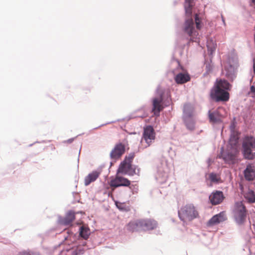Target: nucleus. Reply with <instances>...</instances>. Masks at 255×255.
Returning <instances> with one entry per match:
<instances>
[{"mask_svg":"<svg viewBox=\"0 0 255 255\" xmlns=\"http://www.w3.org/2000/svg\"><path fill=\"white\" fill-rule=\"evenodd\" d=\"M195 23L197 29H200L201 27V20L197 14H195L194 21L192 17L186 19L182 26L183 33L193 38L197 36L198 33L195 28Z\"/></svg>","mask_w":255,"mask_h":255,"instance_id":"1","label":"nucleus"},{"mask_svg":"<svg viewBox=\"0 0 255 255\" xmlns=\"http://www.w3.org/2000/svg\"><path fill=\"white\" fill-rule=\"evenodd\" d=\"M238 62L236 56H229L224 66L225 76L230 82H233L237 77Z\"/></svg>","mask_w":255,"mask_h":255,"instance_id":"2","label":"nucleus"},{"mask_svg":"<svg viewBox=\"0 0 255 255\" xmlns=\"http://www.w3.org/2000/svg\"><path fill=\"white\" fill-rule=\"evenodd\" d=\"M242 153L245 158L251 160L255 158V137L245 136L242 143Z\"/></svg>","mask_w":255,"mask_h":255,"instance_id":"3","label":"nucleus"},{"mask_svg":"<svg viewBox=\"0 0 255 255\" xmlns=\"http://www.w3.org/2000/svg\"><path fill=\"white\" fill-rule=\"evenodd\" d=\"M198 212L192 204H187L178 210V217L179 219L185 222L186 220L191 221L197 217Z\"/></svg>","mask_w":255,"mask_h":255,"instance_id":"4","label":"nucleus"},{"mask_svg":"<svg viewBox=\"0 0 255 255\" xmlns=\"http://www.w3.org/2000/svg\"><path fill=\"white\" fill-rule=\"evenodd\" d=\"M233 217L238 225L241 226L245 223L247 217V210L242 202L236 203L233 210Z\"/></svg>","mask_w":255,"mask_h":255,"instance_id":"5","label":"nucleus"},{"mask_svg":"<svg viewBox=\"0 0 255 255\" xmlns=\"http://www.w3.org/2000/svg\"><path fill=\"white\" fill-rule=\"evenodd\" d=\"M156 92L157 97L153 98L152 100V112L155 116L158 117L163 109L162 103L163 101L164 93L159 86L157 88Z\"/></svg>","mask_w":255,"mask_h":255,"instance_id":"6","label":"nucleus"},{"mask_svg":"<svg viewBox=\"0 0 255 255\" xmlns=\"http://www.w3.org/2000/svg\"><path fill=\"white\" fill-rule=\"evenodd\" d=\"M177 65V68L172 71L174 75V80L176 83L178 84H182L190 81V77L189 75L187 73H183L182 67L180 65L179 62L178 60L175 61Z\"/></svg>","mask_w":255,"mask_h":255,"instance_id":"7","label":"nucleus"},{"mask_svg":"<svg viewBox=\"0 0 255 255\" xmlns=\"http://www.w3.org/2000/svg\"><path fill=\"white\" fill-rule=\"evenodd\" d=\"M211 97L216 102H226L229 100V93L225 89H221L219 86H214L211 91Z\"/></svg>","mask_w":255,"mask_h":255,"instance_id":"8","label":"nucleus"},{"mask_svg":"<svg viewBox=\"0 0 255 255\" xmlns=\"http://www.w3.org/2000/svg\"><path fill=\"white\" fill-rule=\"evenodd\" d=\"M155 138V133L153 127L151 126H146L143 129L142 140H144L147 145L145 148L149 146Z\"/></svg>","mask_w":255,"mask_h":255,"instance_id":"9","label":"nucleus"},{"mask_svg":"<svg viewBox=\"0 0 255 255\" xmlns=\"http://www.w3.org/2000/svg\"><path fill=\"white\" fill-rule=\"evenodd\" d=\"M126 150L125 146L121 142L116 144L110 153V158L113 160H117L121 158Z\"/></svg>","mask_w":255,"mask_h":255,"instance_id":"10","label":"nucleus"},{"mask_svg":"<svg viewBox=\"0 0 255 255\" xmlns=\"http://www.w3.org/2000/svg\"><path fill=\"white\" fill-rule=\"evenodd\" d=\"M140 229L143 231L152 230L157 226V223L156 221L151 219H145L139 220Z\"/></svg>","mask_w":255,"mask_h":255,"instance_id":"11","label":"nucleus"},{"mask_svg":"<svg viewBox=\"0 0 255 255\" xmlns=\"http://www.w3.org/2000/svg\"><path fill=\"white\" fill-rule=\"evenodd\" d=\"M75 219V215L74 211H69L65 217L59 216L58 223L61 225L67 226L70 225Z\"/></svg>","mask_w":255,"mask_h":255,"instance_id":"12","label":"nucleus"},{"mask_svg":"<svg viewBox=\"0 0 255 255\" xmlns=\"http://www.w3.org/2000/svg\"><path fill=\"white\" fill-rule=\"evenodd\" d=\"M209 198L211 203L216 205L222 202L225 197L222 191L216 190L213 192Z\"/></svg>","mask_w":255,"mask_h":255,"instance_id":"13","label":"nucleus"},{"mask_svg":"<svg viewBox=\"0 0 255 255\" xmlns=\"http://www.w3.org/2000/svg\"><path fill=\"white\" fill-rule=\"evenodd\" d=\"M130 181L127 178L122 176H117L115 179L111 181L110 185L111 187H114L129 186L130 185Z\"/></svg>","mask_w":255,"mask_h":255,"instance_id":"14","label":"nucleus"},{"mask_svg":"<svg viewBox=\"0 0 255 255\" xmlns=\"http://www.w3.org/2000/svg\"><path fill=\"white\" fill-rule=\"evenodd\" d=\"M209 122L213 124H219L222 123V115L218 110L208 111Z\"/></svg>","mask_w":255,"mask_h":255,"instance_id":"15","label":"nucleus"},{"mask_svg":"<svg viewBox=\"0 0 255 255\" xmlns=\"http://www.w3.org/2000/svg\"><path fill=\"white\" fill-rule=\"evenodd\" d=\"M102 171L101 168H98L96 170L93 171L85 177L84 184L85 186H88L91 183L96 181L99 177Z\"/></svg>","mask_w":255,"mask_h":255,"instance_id":"16","label":"nucleus"},{"mask_svg":"<svg viewBox=\"0 0 255 255\" xmlns=\"http://www.w3.org/2000/svg\"><path fill=\"white\" fill-rule=\"evenodd\" d=\"M227 217L224 212H221L213 216L208 221V225L209 226H213L227 220Z\"/></svg>","mask_w":255,"mask_h":255,"instance_id":"17","label":"nucleus"},{"mask_svg":"<svg viewBox=\"0 0 255 255\" xmlns=\"http://www.w3.org/2000/svg\"><path fill=\"white\" fill-rule=\"evenodd\" d=\"M245 179L248 181H253L255 178V167L251 164L247 165L244 171Z\"/></svg>","mask_w":255,"mask_h":255,"instance_id":"18","label":"nucleus"},{"mask_svg":"<svg viewBox=\"0 0 255 255\" xmlns=\"http://www.w3.org/2000/svg\"><path fill=\"white\" fill-rule=\"evenodd\" d=\"M221 156L225 162L229 164H234L236 159L235 154L230 151H228L225 153H223V147L221 148Z\"/></svg>","mask_w":255,"mask_h":255,"instance_id":"19","label":"nucleus"},{"mask_svg":"<svg viewBox=\"0 0 255 255\" xmlns=\"http://www.w3.org/2000/svg\"><path fill=\"white\" fill-rule=\"evenodd\" d=\"M183 120L188 130L193 131L195 129L196 121L193 117L183 118Z\"/></svg>","mask_w":255,"mask_h":255,"instance_id":"20","label":"nucleus"},{"mask_svg":"<svg viewBox=\"0 0 255 255\" xmlns=\"http://www.w3.org/2000/svg\"><path fill=\"white\" fill-rule=\"evenodd\" d=\"M129 168H131V163L128 162L126 160H124L120 164L117 173L127 174Z\"/></svg>","mask_w":255,"mask_h":255,"instance_id":"21","label":"nucleus"},{"mask_svg":"<svg viewBox=\"0 0 255 255\" xmlns=\"http://www.w3.org/2000/svg\"><path fill=\"white\" fill-rule=\"evenodd\" d=\"M194 0H185L184 9L187 16L191 17L192 14V8Z\"/></svg>","mask_w":255,"mask_h":255,"instance_id":"22","label":"nucleus"},{"mask_svg":"<svg viewBox=\"0 0 255 255\" xmlns=\"http://www.w3.org/2000/svg\"><path fill=\"white\" fill-rule=\"evenodd\" d=\"M79 232V236L85 240L89 238L91 234L89 228L85 226H82L80 227Z\"/></svg>","mask_w":255,"mask_h":255,"instance_id":"23","label":"nucleus"},{"mask_svg":"<svg viewBox=\"0 0 255 255\" xmlns=\"http://www.w3.org/2000/svg\"><path fill=\"white\" fill-rule=\"evenodd\" d=\"M193 107L190 104H186L183 108V118L193 117Z\"/></svg>","mask_w":255,"mask_h":255,"instance_id":"24","label":"nucleus"},{"mask_svg":"<svg viewBox=\"0 0 255 255\" xmlns=\"http://www.w3.org/2000/svg\"><path fill=\"white\" fill-rule=\"evenodd\" d=\"M215 86H219V87L221 89H225L226 91L230 90L232 87L229 82L225 79H221L219 81L217 82Z\"/></svg>","mask_w":255,"mask_h":255,"instance_id":"25","label":"nucleus"},{"mask_svg":"<svg viewBox=\"0 0 255 255\" xmlns=\"http://www.w3.org/2000/svg\"><path fill=\"white\" fill-rule=\"evenodd\" d=\"M85 251V249L83 247L78 246L75 248L67 250V252L69 253L68 255H81L84 253Z\"/></svg>","mask_w":255,"mask_h":255,"instance_id":"26","label":"nucleus"},{"mask_svg":"<svg viewBox=\"0 0 255 255\" xmlns=\"http://www.w3.org/2000/svg\"><path fill=\"white\" fill-rule=\"evenodd\" d=\"M127 229L131 232L138 231L140 229V225H139V220L136 222H130L127 226Z\"/></svg>","mask_w":255,"mask_h":255,"instance_id":"27","label":"nucleus"},{"mask_svg":"<svg viewBox=\"0 0 255 255\" xmlns=\"http://www.w3.org/2000/svg\"><path fill=\"white\" fill-rule=\"evenodd\" d=\"M217 46L216 43L213 39H209L207 41V47L208 51L210 55H212L216 50Z\"/></svg>","mask_w":255,"mask_h":255,"instance_id":"28","label":"nucleus"},{"mask_svg":"<svg viewBox=\"0 0 255 255\" xmlns=\"http://www.w3.org/2000/svg\"><path fill=\"white\" fill-rule=\"evenodd\" d=\"M230 142L232 145H236L239 139V132L237 130L230 131Z\"/></svg>","mask_w":255,"mask_h":255,"instance_id":"29","label":"nucleus"},{"mask_svg":"<svg viewBox=\"0 0 255 255\" xmlns=\"http://www.w3.org/2000/svg\"><path fill=\"white\" fill-rule=\"evenodd\" d=\"M140 169L137 165H132L131 164V168L128 169V171L127 174L129 176H133L134 175H139Z\"/></svg>","mask_w":255,"mask_h":255,"instance_id":"30","label":"nucleus"},{"mask_svg":"<svg viewBox=\"0 0 255 255\" xmlns=\"http://www.w3.org/2000/svg\"><path fill=\"white\" fill-rule=\"evenodd\" d=\"M66 233L67 234V236H64V238L65 240H70L71 242H74L76 238V235L74 234L73 232H72L70 230H67L64 231L63 234Z\"/></svg>","mask_w":255,"mask_h":255,"instance_id":"31","label":"nucleus"},{"mask_svg":"<svg viewBox=\"0 0 255 255\" xmlns=\"http://www.w3.org/2000/svg\"><path fill=\"white\" fill-rule=\"evenodd\" d=\"M245 198L250 203L255 202V194L253 190H249L246 194Z\"/></svg>","mask_w":255,"mask_h":255,"instance_id":"32","label":"nucleus"},{"mask_svg":"<svg viewBox=\"0 0 255 255\" xmlns=\"http://www.w3.org/2000/svg\"><path fill=\"white\" fill-rule=\"evenodd\" d=\"M115 205L117 208H118L120 211L128 212L129 210V207L127 206L125 203H122L118 201H116Z\"/></svg>","mask_w":255,"mask_h":255,"instance_id":"33","label":"nucleus"},{"mask_svg":"<svg viewBox=\"0 0 255 255\" xmlns=\"http://www.w3.org/2000/svg\"><path fill=\"white\" fill-rule=\"evenodd\" d=\"M209 179L212 182L214 183H217L220 180V178H218L217 174L214 172L210 173Z\"/></svg>","mask_w":255,"mask_h":255,"instance_id":"34","label":"nucleus"},{"mask_svg":"<svg viewBox=\"0 0 255 255\" xmlns=\"http://www.w3.org/2000/svg\"><path fill=\"white\" fill-rule=\"evenodd\" d=\"M134 156V152H130V153L128 154V156H126L125 157L124 160H126V161H128V162L131 163L132 159H133Z\"/></svg>","mask_w":255,"mask_h":255,"instance_id":"35","label":"nucleus"},{"mask_svg":"<svg viewBox=\"0 0 255 255\" xmlns=\"http://www.w3.org/2000/svg\"><path fill=\"white\" fill-rule=\"evenodd\" d=\"M236 125H237V122H236L235 118H234V119L232 121L230 126V131L237 130L236 129Z\"/></svg>","mask_w":255,"mask_h":255,"instance_id":"36","label":"nucleus"},{"mask_svg":"<svg viewBox=\"0 0 255 255\" xmlns=\"http://www.w3.org/2000/svg\"><path fill=\"white\" fill-rule=\"evenodd\" d=\"M253 70H251L250 73V76L252 77V78L250 80L251 82H252V79L253 78V77L255 74V63L253 64Z\"/></svg>","mask_w":255,"mask_h":255,"instance_id":"37","label":"nucleus"},{"mask_svg":"<svg viewBox=\"0 0 255 255\" xmlns=\"http://www.w3.org/2000/svg\"><path fill=\"white\" fill-rule=\"evenodd\" d=\"M18 255H30V253L29 251H23L19 252Z\"/></svg>","mask_w":255,"mask_h":255,"instance_id":"38","label":"nucleus"},{"mask_svg":"<svg viewBox=\"0 0 255 255\" xmlns=\"http://www.w3.org/2000/svg\"><path fill=\"white\" fill-rule=\"evenodd\" d=\"M136 186V185H132L131 186H129V188L131 190H133V192H134V191L135 192L136 190H137V188Z\"/></svg>","mask_w":255,"mask_h":255,"instance_id":"39","label":"nucleus"},{"mask_svg":"<svg viewBox=\"0 0 255 255\" xmlns=\"http://www.w3.org/2000/svg\"><path fill=\"white\" fill-rule=\"evenodd\" d=\"M250 92L254 94H255V86L252 85L250 88Z\"/></svg>","mask_w":255,"mask_h":255,"instance_id":"40","label":"nucleus"},{"mask_svg":"<svg viewBox=\"0 0 255 255\" xmlns=\"http://www.w3.org/2000/svg\"><path fill=\"white\" fill-rule=\"evenodd\" d=\"M74 139H75V138H70V139H68V140L66 141V142H67V143H72V142L73 141V140H74Z\"/></svg>","mask_w":255,"mask_h":255,"instance_id":"41","label":"nucleus"},{"mask_svg":"<svg viewBox=\"0 0 255 255\" xmlns=\"http://www.w3.org/2000/svg\"><path fill=\"white\" fill-rule=\"evenodd\" d=\"M108 124V123H107V124ZM107 125V124H103V125H100V126H99L98 127L95 128H94V129H98L99 127H103V126H104V125Z\"/></svg>","mask_w":255,"mask_h":255,"instance_id":"42","label":"nucleus"},{"mask_svg":"<svg viewBox=\"0 0 255 255\" xmlns=\"http://www.w3.org/2000/svg\"><path fill=\"white\" fill-rule=\"evenodd\" d=\"M86 244H87V243H86V242H83V243H82V246L83 247H85V246H86Z\"/></svg>","mask_w":255,"mask_h":255,"instance_id":"43","label":"nucleus"},{"mask_svg":"<svg viewBox=\"0 0 255 255\" xmlns=\"http://www.w3.org/2000/svg\"><path fill=\"white\" fill-rule=\"evenodd\" d=\"M222 18L223 22V23H224V24H225V20H224V18L223 17V16L222 17Z\"/></svg>","mask_w":255,"mask_h":255,"instance_id":"44","label":"nucleus"},{"mask_svg":"<svg viewBox=\"0 0 255 255\" xmlns=\"http://www.w3.org/2000/svg\"><path fill=\"white\" fill-rule=\"evenodd\" d=\"M30 255H37L32 253H30Z\"/></svg>","mask_w":255,"mask_h":255,"instance_id":"45","label":"nucleus"},{"mask_svg":"<svg viewBox=\"0 0 255 255\" xmlns=\"http://www.w3.org/2000/svg\"><path fill=\"white\" fill-rule=\"evenodd\" d=\"M252 1L253 3L255 4V0H252Z\"/></svg>","mask_w":255,"mask_h":255,"instance_id":"46","label":"nucleus"},{"mask_svg":"<svg viewBox=\"0 0 255 255\" xmlns=\"http://www.w3.org/2000/svg\"><path fill=\"white\" fill-rule=\"evenodd\" d=\"M167 103H168V104H165V106H167L169 104V101H168Z\"/></svg>","mask_w":255,"mask_h":255,"instance_id":"47","label":"nucleus"},{"mask_svg":"<svg viewBox=\"0 0 255 255\" xmlns=\"http://www.w3.org/2000/svg\"><path fill=\"white\" fill-rule=\"evenodd\" d=\"M176 3H177V1H174V4H176Z\"/></svg>","mask_w":255,"mask_h":255,"instance_id":"48","label":"nucleus"},{"mask_svg":"<svg viewBox=\"0 0 255 255\" xmlns=\"http://www.w3.org/2000/svg\"><path fill=\"white\" fill-rule=\"evenodd\" d=\"M32 145H33V144H30L29 146H31Z\"/></svg>","mask_w":255,"mask_h":255,"instance_id":"49","label":"nucleus"},{"mask_svg":"<svg viewBox=\"0 0 255 255\" xmlns=\"http://www.w3.org/2000/svg\"><path fill=\"white\" fill-rule=\"evenodd\" d=\"M112 164H113L112 162H111V166H112Z\"/></svg>","mask_w":255,"mask_h":255,"instance_id":"50","label":"nucleus"},{"mask_svg":"<svg viewBox=\"0 0 255 255\" xmlns=\"http://www.w3.org/2000/svg\"><path fill=\"white\" fill-rule=\"evenodd\" d=\"M80 150L79 152V156L80 155Z\"/></svg>","mask_w":255,"mask_h":255,"instance_id":"51","label":"nucleus"}]
</instances>
